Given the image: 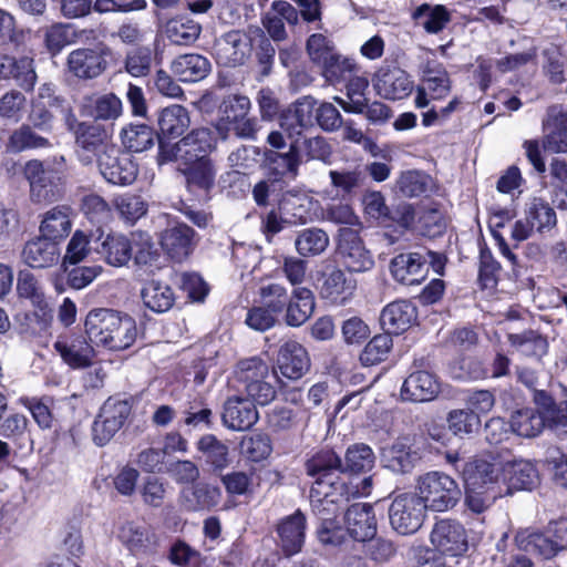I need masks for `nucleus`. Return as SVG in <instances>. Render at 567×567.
I'll return each instance as SVG.
<instances>
[{"mask_svg":"<svg viewBox=\"0 0 567 567\" xmlns=\"http://www.w3.org/2000/svg\"><path fill=\"white\" fill-rule=\"evenodd\" d=\"M525 216L537 231L549 230L557 224L554 208L542 198H533L526 204Z\"/></svg>","mask_w":567,"mask_h":567,"instance_id":"nucleus-50","label":"nucleus"},{"mask_svg":"<svg viewBox=\"0 0 567 567\" xmlns=\"http://www.w3.org/2000/svg\"><path fill=\"white\" fill-rule=\"evenodd\" d=\"M347 95L349 101L337 99L341 107L346 112L363 113L368 99L365 97V91L369 87V81L364 76L352 75L347 80Z\"/></svg>","mask_w":567,"mask_h":567,"instance_id":"nucleus-52","label":"nucleus"},{"mask_svg":"<svg viewBox=\"0 0 567 567\" xmlns=\"http://www.w3.org/2000/svg\"><path fill=\"white\" fill-rule=\"evenodd\" d=\"M161 245L172 259L182 261L195 247V231L185 224L166 228L162 233Z\"/></svg>","mask_w":567,"mask_h":567,"instance_id":"nucleus-30","label":"nucleus"},{"mask_svg":"<svg viewBox=\"0 0 567 567\" xmlns=\"http://www.w3.org/2000/svg\"><path fill=\"white\" fill-rule=\"evenodd\" d=\"M72 208L68 205L54 206L40 215L39 235L59 244L72 229Z\"/></svg>","mask_w":567,"mask_h":567,"instance_id":"nucleus-24","label":"nucleus"},{"mask_svg":"<svg viewBox=\"0 0 567 567\" xmlns=\"http://www.w3.org/2000/svg\"><path fill=\"white\" fill-rule=\"evenodd\" d=\"M95 250L109 265L115 267L126 265L132 257L131 241L120 234L107 235Z\"/></svg>","mask_w":567,"mask_h":567,"instance_id":"nucleus-41","label":"nucleus"},{"mask_svg":"<svg viewBox=\"0 0 567 567\" xmlns=\"http://www.w3.org/2000/svg\"><path fill=\"white\" fill-rule=\"evenodd\" d=\"M328 234L320 228L301 230L295 239V248L301 257L321 255L329 246Z\"/></svg>","mask_w":567,"mask_h":567,"instance_id":"nucleus-49","label":"nucleus"},{"mask_svg":"<svg viewBox=\"0 0 567 567\" xmlns=\"http://www.w3.org/2000/svg\"><path fill=\"white\" fill-rule=\"evenodd\" d=\"M239 450L248 460L259 462L271 453L270 439L266 434L244 436L239 443Z\"/></svg>","mask_w":567,"mask_h":567,"instance_id":"nucleus-62","label":"nucleus"},{"mask_svg":"<svg viewBox=\"0 0 567 567\" xmlns=\"http://www.w3.org/2000/svg\"><path fill=\"white\" fill-rule=\"evenodd\" d=\"M49 145V141L34 133L29 125H22L16 130L8 142V148L18 153L29 148H40Z\"/></svg>","mask_w":567,"mask_h":567,"instance_id":"nucleus-61","label":"nucleus"},{"mask_svg":"<svg viewBox=\"0 0 567 567\" xmlns=\"http://www.w3.org/2000/svg\"><path fill=\"white\" fill-rule=\"evenodd\" d=\"M413 17L430 33H437L450 20L449 13L443 6H436L431 9L430 6L423 4L416 9Z\"/></svg>","mask_w":567,"mask_h":567,"instance_id":"nucleus-58","label":"nucleus"},{"mask_svg":"<svg viewBox=\"0 0 567 567\" xmlns=\"http://www.w3.org/2000/svg\"><path fill=\"white\" fill-rule=\"evenodd\" d=\"M97 166L106 182L114 185H130L137 176V165L127 153L111 146L99 155Z\"/></svg>","mask_w":567,"mask_h":567,"instance_id":"nucleus-14","label":"nucleus"},{"mask_svg":"<svg viewBox=\"0 0 567 567\" xmlns=\"http://www.w3.org/2000/svg\"><path fill=\"white\" fill-rule=\"evenodd\" d=\"M338 255L350 272H364L374 265L370 251L365 248L358 230L353 228L339 229Z\"/></svg>","mask_w":567,"mask_h":567,"instance_id":"nucleus-13","label":"nucleus"},{"mask_svg":"<svg viewBox=\"0 0 567 567\" xmlns=\"http://www.w3.org/2000/svg\"><path fill=\"white\" fill-rule=\"evenodd\" d=\"M373 86L384 99L401 100L412 92L413 81L399 66H381L374 74Z\"/></svg>","mask_w":567,"mask_h":567,"instance_id":"nucleus-21","label":"nucleus"},{"mask_svg":"<svg viewBox=\"0 0 567 567\" xmlns=\"http://www.w3.org/2000/svg\"><path fill=\"white\" fill-rule=\"evenodd\" d=\"M426 511L415 494L399 495L389 509L391 526L401 535L414 534L423 525Z\"/></svg>","mask_w":567,"mask_h":567,"instance_id":"nucleus-12","label":"nucleus"},{"mask_svg":"<svg viewBox=\"0 0 567 567\" xmlns=\"http://www.w3.org/2000/svg\"><path fill=\"white\" fill-rule=\"evenodd\" d=\"M210 148V132L207 128H195L174 144L161 140L158 163L181 161L185 164L199 158H208L207 153Z\"/></svg>","mask_w":567,"mask_h":567,"instance_id":"nucleus-8","label":"nucleus"},{"mask_svg":"<svg viewBox=\"0 0 567 567\" xmlns=\"http://www.w3.org/2000/svg\"><path fill=\"white\" fill-rule=\"evenodd\" d=\"M315 307V296L310 289L295 288L285 307V322L290 327L302 326L312 316Z\"/></svg>","mask_w":567,"mask_h":567,"instance_id":"nucleus-34","label":"nucleus"},{"mask_svg":"<svg viewBox=\"0 0 567 567\" xmlns=\"http://www.w3.org/2000/svg\"><path fill=\"white\" fill-rule=\"evenodd\" d=\"M414 494L423 502L426 509L442 513L458 503L462 491L452 476L432 471L417 477Z\"/></svg>","mask_w":567,"mask_h":567,"instance_id":"nucleus-4","label":"nucleus"},{"mask_svg":"<svg viewBox=\"0 0 567 567\" xmlns=\"http://www.w3.org/2000/svg\"><path fill=\"white\" fill-rule=\"evenodd\" d=\"M196 446L205 462L210 465L214 471H223L229 465V449L215 435L205 434L198 440Z\"/></svg>","mask_w":567,"mask_h":567,"instance_id":"nucleus-46","label":"nucleus"},{"mask_svg":"<svg viewBox=\"0 0 567 567\" xmlns=\"http://www.w3.org/2000/svg\"><path fill=\"white\" fill-rule=\"evenodd\" d=\"M375 456L370 446L355 444L347 450L342 472L362 473L370 471L374 465Z\"/></svg>","mask_w":567,"mask_h":567,"instance_id":"nucleus-54","label":"nucleus"},{"mask_svg":"<svg viewBox=\"0 0 567 567\" xmlns=\"http://www.w3.org/2000/svg\"><path fill=\"white\" fill-rule=\"evenodd\" d=\"M85 332L91 343L111 351L128 349L138 334L132 317L110 309L91 310L85 319Z\"/></svg>","mask_w":567,"mask_h":567,"instance_id":"nucleus-2","label":"nucleus"},{"mask_svg":"<svg viewBox=\"0 0 567 567\" xmlns=\"http://www.w3.org/2000/svg\"><path fill=\"white\" fill-rule=\"evenodd\" d=\"M173 72L184 82H197L210 71L209 61L200 54H184L172 63Z\"/></svg>","mask_w":567,"mask_h":567,"instance_id":"nucleus-42","label":"nucleus"},{"mask_svg":"<svg viewBox=\"0 0 567 567\" xmlns=\"http://www.w3.org/2000/svg\"><path fill=\"white\" fill-rule=\"evenodd\" d=\"M66 124L74 133L79 147L87 152H96L106 138V131L99 123L78 122L75 116L68 109Z\"/></svg>","mask_w":567,"mask_h":567,"instance_id":"nucleus-36","label":"nucleus"},{"mask_svg":"<svg viewBox=\"0 0 567 567\" xmlns=\"http://www.w3.org/2000/svg\"><path fill=\"white\" fill-rule=\"evenodd\" d=\"M64 157L53 162L31 159L23 167V176L30 186V199L35 204H50L59 200L62 195L61 174Z\"/></svg>","mask_w":567,"mask_h":567,"instance_id":"nucleus-3","label":"nucleus"},{"mask_svg":"<svg viewBox=\"0 0 567 567\" xmlns=\"http://www.w3.org/2000/svg\"><path fill=\"white\" fill-rule=\"evenodd\" d=\"M215 54L218 63L225 66H239L248 61L252 43L243 30H231L215 42Z\"/></svg>","mask_w":567,"mask_h":567,"instance_id":"nucleus-17","label":"nucleus"},{"mask_svg":"<svg viewBox=\"0 0 567 567\" xmlns=\"http://www.w3.org/2000/svg\"><path fill=\"white\" fill-rule=\"evenodd\" d=\"M277 367L282 377L298 380L309 370L310 359L299 342L288 340L280 346Z\"/></svg>","mask_w":567,"mask_h":567,"instance_id":"nucleus-23","label":"nucleus"},{"mask_svg":"<svg viewBox=\"0 0 567 567\" xmlns=\"http://www.w3.org/2000/svg\"><path fill=\"white\" fill-rule=\"evenodd\" d=\"M317 102L312 96H303L280 114V132L288 140H299L302 132L313 126V111Z\"/></svg>","mask_w":567,"mask_h":567,"instance_id":"nucleus-18","label":"nucleus"},{"mask_svg":"<svg viewBox=\"0 0 567 567\" xmlns=\"http://www.w3.org/2000/svg\"><path fill=\"white\" fill-rule=\"evenodd\" d=\"M76 32L71 24L54 23L45 29L44 41L52 53L61 51L68 44L75 42Z\"/></svg>","mask_w":567,"mask_h":567,"instance_id":"nucleus-63","label":"nucleus"},{"mask_svg":"<svg viewBox=\"0 0 567 567\" xmlns=\"http://www.w3.org/2000/svg\"><path fill=\"white\" fill-rule=\"evenodd\" d=\"M131 405L126 400L109 398L102 405L92 425V437L96 445L104 446L123 427Z\"/></svg>","mask_w":567,"mask_h":567,"instance_id":"nucleus-10","label":"nucleus"},{"mask_svg":"<svg viewBox=\"0 0 567 567\" xmlns=\"http://www.w3.org/2000/svg\"><path fill=\"white\" fill-rule=\"evenodd\" d=\"M508 342L523 355L540 360L547 352V340L537 331L526 330L520 333H509Z\"/></svg>","mask_w":567,"mask_h":567,"instance_id":"nucleus-48","label":"nucleus"},{"mask_svg":"<svg viewBox=\"0 0 567 567\" xmlns=\"http://www.w3.org/2000/svg\"><path fill=\"white\" fill-rule=\"evenodd\" d=\"M307 473L316 477L310 488V504L316 515L333 514L338 504L349 501L348 487L333 480L336 471L342 472L341 458L332 450H321L306 463Z\"/></svg>","mask_w":567,"mask_h":567,"instance_id":"nucleus-1","label":"nucleus"},{"mask_svg":"<svg viewBox=\"0 0 567 567\" xmlns=\"http://www.w3.org/2000/svg\"><path fill=\"white\" fill-rule=\"evenodd\" d=\"M280 131H271L266 142L270 146L264 152L267 167L276 177L290 176L296 178L302 163V153L299 147V140H289Z\"/></svg>","mask_w":567,"mask_h":567,"instance_id":"nucleus-7","label":"nucleus"},{"mask_svg":"<svg viewBox=\"0 0 567 567\" xmlns=\"http://www.w3.org/2000/svg\"><path fill=\"white\" fill-rule=\"evenodd\" d=\"M159 133L157 135L158 146L161 140H174L183 135L190 125L189 113L186 107L179 104H172L159 111L157 117Z\"/></svg>","mask_w":567,"mask_h":567,"instance_id":"nucleus-33","label":"nucleus"},{"mask_svg":"<svg viewBox=\"0 0 567 567\" xmlns=\"http://www.w3.org/2000/svg\"><path fill=\"white\" fill-rule=\"evenodd\" d=\"M187 168L184 171L187 185L190 188H197L205 193L210 192L215 186L216 168L210 158H199L194 162L185 163Z\"/></svg>","mask_w":567,"mask_h":567,"instance_id":"nucleus-45","label":"nucleus"},{"mask_svg":"<svg viewBox=\"0 0 567 567\" xmlns=\"http://www.w3.org/2000/svg\"><path fill=\"white\" fill-rule=\"evenodd\" d=\"M449 429L453 434L464 436L476 432L481 426L480 415L468 409L452 410L447 415Z\"/></svg>","mask_w":567,"mask_h":567,"instance_id":"nucleus-57","label":"nucleus"},{"mask_svg":"<svg viewBox=\"0 0 567 567\" xmlns=\"http://www.w3.org/2000/svg\"><path fill=\"white\" fill-rule=\"evenodd\" d=\"M515 542L519 549L550 559L567 549V518L550 522L542 532L520 530Z\"/></svg>","mask_w":567,"mask_h":567,"instance_id":"nucleus-6","label":"nucleus"},{"mask_svg":"<svg viewBox=\"0 0 567 567\" xmlns=\"http://www.w3.org/2000/svg\"><path fill=\"white\" fill-rule=\"evenodd\" d=\"M59 244L43 236L28 240L22 249V259L31 268H49L59 262Z\"/></svg>","mask_w":567,"mask_h":567,"instance_id":"nucleus-27","label":"nucleus"},{"mask_svg":"<svg viewBox=\"0 0 567 567\" xmlns=\"http://www.w3.org/2000/svg\"><path fill=\"white\" fill-rule=\"evenodd\" d=\"M357 289V281L339 268L323 275L319 295L331 305H344Z\"/></svg>","mask_w":567,"mask_h":567,"instance_id":"nucleus-26","label":"nucleus"},{"mask_svg":"<svg viewBox=\"0 0 567 567\" xmlns=\"http://www.w3.org/2000/svg\"><path fill=\"white\" fill-rule=\"evenodd\" d=\"M331 185L341 190L343 194H351L355 189L360 188L364 181L365 174L360 166H355L352 169L342 168L329 172Z\"/></svg>","mask_w":567,"mask_h":567,"instance_id":"nucleus-56","label":"nucleus"},{"mask_svg":"<svg viewBox=\"0 0 567 567\" xmlns=\"http://www.w3.org/2000/svg\"><path fill=\"white\" fill-rule=\"evenodd\" d=\"M285 21L290 25H296L299 21L298 10L288 1H274L269 10L262 14L261 24L264 33L274 42H284L288 39V32Z\"/></svg>","mask_w":567,"mask_h":567,"instance_id":"nucleus-19","label":"nucleus"},{"mask_svg":"<svg viewBox=\"0 0 567 567\" xmlns=\"http://www.w3.org/2000/svg\"><path fill=\"white\" fill-rule=\"evenodd\" d=\"M439 393V383L427 371L411 373L403 382L401 394L413 402L431 401Z\"/></svg>","mask_w":567,"mask_h":567,"instance_id":"nucleus-37","label":"nucleus"},{"mask_svg":"<svg viewBox=\"0 0 567 567\" xmlns=\"http://www.w3.org/2000/svg\"><path fill=\"white\" fill-rule=\"evenodd\" d=\"M501 466L486 460H474L464 468V481L467 488L474 491L501 492L497 487Z\"/></svg>","mask_w":567,"mask_h":567,"instance_id":"nucleus-28","label":"nucleus"},{"mask_svg":"<svg viewBox=\"0 0 567 567\" xmlns=\"http://www.w3.org/2000/svg\"><path fill=\"white\" fill-rule=\"evenodd\" d=\"M255 404L256 402L248 395L247 398L240 395L229 396L223 408V424L231 431L249 430L259 419Z\"/></svg>","mask_w":567,"mask_h":567,"instance_id":"nucleus-20","label":"nucleus"},{"mask_svg":"<svg viewBox=\"0 0 567 567\" xmlns=\"http://www.w3.org/2000/svg\"><path fill=\"white\" fill-rule=\"evenodd\" d=\"M202 28L199 23L185 17H176L168 20L163 32L171 43L176 45H189L194 43L199 34Z\"/></svg>","mask_w":567,"mask_h":567,"instance_id":"nucleus-44","label":"nucleus"},{"mask_svg":"<svg viewBox=\"0 0 567 567\" xmlns=\"http://www.w3.org/2000/svg\"><path fill=\"white\" fill-rule=\"evenodd\" d=\"M546 423V417L534 408H524L513 412L509 422L512 432L526 439L538 436Z\"/></svg>","mask_w":567,"mask_h":567,"instance_id":"nucleus-40","label":"nucleus"},{"mask_svg":"<svg viewBox=\"0 0 567 567\" xmlns=\"http://www.w3.org/2000/svg\"><path fill=\"white\" fill-rule=\"evenodd\" d=\"M504 471L508 489H530L538 480L535 466L525 460L507 463Z\"/></svg>","mask_w":567,"mask_h":567,"instance_id":"nucleus-47","label":"nucleus"},{"mask_svg":"<svg viewBox=\"0 0 567 567\" xmlns=\"http://www.w3.org/2000/svg\"><path fill=\"white\" fill-rule=\"evenodd\" d=\"M392 347V339L388 332L373 337L360 354L363 365H374L383 361Z\"/></svg>","mask_w":567,"mask_h":567,"instance_id":"nucleus-60","label":"nucleus"},{"mask_svg":"<svg viewBox=\"0 0 567 567\" xmlns=\"http://www.w3.org/2000/svg\"><path fill=\"white\" fill-rule=\"evenodd\" d=\"M255 31L260 35V39L255 49V61L257 68L256 79L258 81H264L274 71L277 50L270 39L264 34L261 28L256 27Z\"/></svg>","mask_w":567,"mask_h":567,"instance_id":"nucleus-51","label":"nucleus"},{"mask_svg":"<svg viewBox=\"0 0 567 567\" xmlns=\"http://www.w3.org/2000/svg\"><path fill=\"white\" fill-rule=\"evenodd\" d=\"M359 65L353 59L343 56L336 52L322 64L324 78L332 84L350 79L358 72Z\"/></svg>","mask_w":567,"mask_h":567,"instance_id":"nucleus-53","label":"nucleus"},{"mask_svg":"<svg viewBox=\"0 0 567 567\" xmlns=\"http://www.w3.org/2000/svg\"><path fill=\"white\" fill-rule=\"evenodd\" d=\"M154 132L145 125H130L121 132L123 145L132 152H143L154 144Z\"/></svg>","mask_w":567,"mask_h":567,"instance_id":"nucleus-55","label":"nucleus"},{"mask_svg":"<svg viewBox=\"0 0 567 567\" xmlns=\"http://www.w3.org/2000/svg\"><path fill=\"white\" fill-rule=\"evenodd\" d=\"M306 517L297 511L281 519L277 526L280 546L286 556L299 553L305 543Z\"/></svg>","mask_w":567,"mask_h":567,"instance_id":"nucleus-32","label":"nucleus"},{"mask_svg":"<svg viewBox=\"0 0 567 567\" xmlns=\"http://www.w3.org/2000/svg\"><path fill=\"white\" fill-rule=\"evenodd\" d=\"M344 526L351 538L365 543L377 535L378 524L373 506L354 503L344 513Z\"/></svg>","mask_w":567,"mask_h":567,"instance_id":"nucleus-22","label":"nucleus"},{"mask_svg":"<svg viewBox=\"0 0 567 567\" xmlns=\"http://www.w3.org/2000/svg\"><path fill=\"white\" fill-rule=\"evenodd\" d=\"M91 114L96 121L114 122L123 114V103L114 93L103 94L95 100Z\"/></svg>","mask_w":567,"mask_h":567,"instance_id":"nucleus-59","label":"nucleus"},{"mask_svg":"<svg viewBox=\"0 0 567 567\" xmlns=\"http://www.w3.org/2000/svg\"><path fill=\"white\" fill-rule=\"evenodd\" d=\"M110 54L107 47L82 48L70 52L66 64L69 71L83 80L100 76L107 68L106 56Z\"/></svg>","mask_w":567,"mask_h":567,"instance_id":"nucleus-15","label":"nucleus"},{"mask_svg":"<svg viewBox=\"0 0 567 567\" xmlns=\"http://www.w3.org/2000/svg\"><path fill=\"white\" fill-rule=\"evenodd\" d=\"M427 261L436 272H441L444 261L441 255L433 251L400 254L391 261L390 268L394 279L403 285H420L427 276Z\"/></svg>","mask_w":567,"mask_h":567,"instance_id":"nucleus-9","label":"nucleus"},{"mask_svg":"<svg viewBox=\"0 0 567 567\" xmlns=\"http://www.w3.org/2000/svg\"><path fill=\"white\" fill-rule=\"evenodd\" d=\"M430 542L435 550L450 556H460L468 547L465 528L453 519L436 522L430 534Z\"/></svg>","mask_w":567,"mask_h":567,"instance_id":"nucleus-16","label":"nucleus"},{"mask_svg":"<svg viewBox=\"0 0 567 567\" xmlns=\"http://www.w3.org/2000/svg\"><path fill=\"white\" fill-rule=\"evenodd\" d=\"M221 491L218 486L199 483L181 494V505L188 512L208 511L220 503Z\"/></svg>","mask_w":567,"mask_h":567,"instance_id":"nucleus-35","label":"nucleus"},{"mask_svg":"<svg viewBox=\"0 0 567 567\" xmlns=\"http://www.w3.org/2000/svg\"><path fill=\"white\" fill-rule=\"evenodd\" d=\"M416 320V308L408 300H396L383 308L380 323L389 334L406 331Z\"/></svg>","mask_w":567,"mask_h":567,"instance_id":"nucleus-29","label":"nucleus"},{"mask_svg":"<svg viewBox=\"0 0 567 567\" xmlns=\"http://www.w3.org/2000/svg\"><path fill=\"white\" fill-rule=\"evenodd\" d=\"M311 199L305 193L288 190L278 200V210L290 225H305L309 221Z\"/></svg>","mask_w":567,"mask_h":567,"instance_id":"nucleus-38","label":"nucleus"},{"mask_svg":"<svg viewBox=\"0 0 567 567\" xmlns=\"http://www.w3.org/2000/svg\"><path fill=\"white\" fill-rule=\"evenodd\" d=\"M54 349L62 360L73 369H82L92 364L93 343L87 342L83 337L60 338L54 342Z\"/></svg>","mask_w":567,"mask_h":567,"instance_id":"nucleus-31","label":"nucleus"},{"mask_svg":"<svg viewBox=\"0 0 567 567\" xmlns=\"http://www.w3.org/2000/svg\"><path fill=\"white\" fill-rule=\"evenodd\" d=\"M10 79H13L24 91L33 90L37 82L33 59L28 55L14 58L0 53V80Z\"/></svg>","mask_w":567,"mask_h":567,"instance_id":"nucleus-25","label":"nucleus"},{"mask_svg":"<svg viewBox=\"0 0 567 567\" xmlns=\"http://www.w3.org/2000/svg\"><path fill=\"white\" fill-rule=\"evenodd\" d=\"M430 177L419 171L403 172L396 181L399 192L405 197H416L425 193Z\"/></svg>","mask_w":567,"mask_h":567,"instance_id":"nucleus-64","label":"nucleus"},{"mask_svg":"<svg viewBox=\"0 0 567 567\" xmlns=\"http://www.w3.org/2000/svg\"><path fill=\"white\" fill-rule=\"evenodd\" d=\"M385 466L396 473L410 472L419 461V455L412 450L410 440L399 439L383 450Z\"/></svg>","mask_w":567,"mask_h":567,"instance_id":"nucleus-39","label":"nucleus"},{"mask_svg":"<svg viewBox=\"0 0 567 567\" xmlns=\"http://www.w3.org/2000/svg\"><path fill=\"white\" fill-rule=\"evenodd\" d=\"M234 380L257 404L267 405L276 398V389L268 381L270 368L260 357L240 359L234 368Z\"/></svg>","mask_w":567,"mask_h":567,"instance_id":"nucleus-5","label":"nucleus"},{"mask_svg":"<svg viewBox=\"0 0 567 567\" xmlns=\"http://www.w3.org/2000/svg\"><path fill=\"white\" fill-rule=\"evenodd\" d=\"M452 89V81L444 65L427 60L421 66V84L416 87L415 105L426 107L430 100L445 99Z\"/></svg>","mask_w":567,"mask_h":567,"instance_id":"nucleus-11","label":"nucleus"},{"mask_svg":"<svg viewBox=\"0 0 567 567\" xmlns=\"http://www.w3.org/2000/svg\"><path fill=\"white\" fill-rule=\"evenodd\" d=\"M141 296L145 307L157 313L169 310L175 301L172 288L158 280L147 281Z\"/></svg>","mask_w":567,"mask_h":567,"instance_id":"nucleus-43","label":"nucleus"}]
</instances>
